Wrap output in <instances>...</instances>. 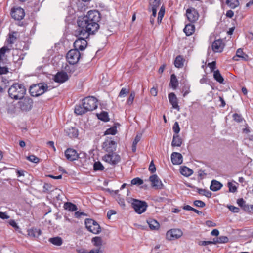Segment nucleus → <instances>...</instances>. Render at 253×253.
I'll list each match as a JSON object with an SVG mask.
<instances>
[{
  "mask_svg": "<svg viewBox=\"0 0 253 253\" xmlns=\"http://www.w3.org/2000/svg\"><path fill=\"white\" fill-rule=\"evenodd\" d=\"M190 92V87L189 85L185 86L182 88V93L183 97H185Z\"/></svg>",
  "mask_w": 253,
  "mask_h": 253,
  "instance_id": "nucleus-53",
  "label": "nucleus"
},
{
  "mask_svg": "<svg viewBox=\"0 0 253 253\" xmlns=\"http://www.w3.org/2000/svg\"><path fill=\"white\" fill-rule=\"evenodd\" d=\"M64 154L66 159L70 161H74L79 158V154L77 151L73 148L67 149Z\"/></svg>",
  "mask_w": 253,
  "mask_h": 253,
  "instance_id": "nucleus-17",
  "label": "nucleus"
},
{
  "mask_svg": "<svg viewBox=\"0 0 253 253\" xmlns=\"http://www.w3.org/2000/svg\"><path fill=\"white\" fill-rule=\"evenodd\" d=\"M131 206L138 214H142L144 212L148 207L147 203L145 201L136 199H132Z\"/></svg>",
  "mask_w": 253,
  "mask_h": 253,
  "instance_id": "nucleus-4",
  "label": "nucleus"
},
{
  "mask_svg": "<svg viewBox=\"0 0 253 253\" xmlns=\"http://www.w3.org/2000/svg\"><path fill=\"white\" fill-rule=\"evenodd\" d=\"M92 242L94 246L98 247L100 249V247L102 245V239L100 237L96 236L92 238Z\"/></svg>",
  "mask_w": 253,
  "mask_h": 253,
  "instance_id": "nucleus-37",
  "label": "nucleus"
},
{
  "mask_svg": "<svg viewBox=\"0 0 253 253\" xmlns=\"http://www.w3.org/2000/svg\"><path fill=\"white\" fill-rule=\"evenodd\" d=\"M168 98L170 103L172 106V108L179 111L180 107L178 104V99L176 95L173 92L170 93L169 94Z\"/></svg>",
  "mask_w": 253,
  "mask_h": 253,
  "instance_id": "nucleus-20",
  "label": "nucleus"
},
{
  "mask_svg": "<svg viewBox=\"0 0 253 253\" xmlns=\"http://www.w3.org/2000/svg\"><path fill=\"white\" fill-rule=\"evenodd\" d=\"M165 8H164L163 6L161 7V9L160 11L158 12V15L157 18V22L159 24L161 23L162 22V20L165 14Z\"/></svg>",
  "mask_w": 253,
  "mask_h": 253,
  "instance_id": "nucleus-45",
  "label": "nucleus"
},
{
  "mask_svg": "<svg viewBox=\"0 0 253 253\" xmlns=\"http://www.w3.org/2000/svg\"><path fill=\"white\" fill-rule=\"evenodd\" d=\"M100 13L97 10H90L86 16L79 17L77 23L80 35L87 36L94 34L99 28Z\"/></svg>",
  "mask_w": 253,
  "mask_h": 253,
  "instance_id": "nucleus-1",
  "label": "nucleus"
},
{
  "mask_svg": "<svg viewBox=\"0 0 253 253\" xmlns=\"http://www.w3.org/2000/svg\"><path fill=\"white\" fill-rule=\"evenodd\" d=\"M194 204L195 206L201 208L205 207L206 205L205 203L201 200H195L194 202Z\"/></svg>",
  "mask_w": 253,
  "mask_h": 253,
  "instance_id": "nucleus-56",
  "label": "nucleus"
},
{
  "mask_svg": "<svg viewBox=\"0 0 253 253\" xmlns=\"http://www.w3.org/2000/svg\"><path fill=\"white\" fill-rule=\"evenodd\" d=\"M85 224L87 229L93 234H98L101 231L99 224L93 219H86L85 221Z\"/></svg>",
  "mask_w": 253,
  "mask_h": 253,
  "instance_id": "nucleus-7",
  "label": "nucleus"
},
{
  "mask_svg": "<svg viewBox=\"0 0 253 253\" xmlns=\"http://www.w3.org/2000/svg\"><path fill=\"white\" fill-rule=\"evenodd\" d=\"M50 243L56 246H60L62 244V240L60 237H56L49 239Z\"/></svg>",
  "mask_w": 253,
  "mask_h": 253,
  "instance_id": "nucleus-42",
  "label": "nucleus"
},
{
  "mask_svg": "<svg viewBox=\"0 0 253 253\" xmlns=\"http://www.w3.org/2000/svg\"><path fill=\"white\" fill-rule=\"evenodd\" d=\"M170 85L171 87L175 89L178 85V82L176 76L174 74H172L170 77Z\"/></svg>",
  "mask_w": 253,
  "mask_h": 253,
  "instance_id": "nucleus-35",
  "label": "nucleus"
},
{
  "mask_svg": "<svg viewBox=\"0 0 253 253\" xmlns=\"http://www.w3.org/2000/svg\"><path fill=\"white\" fill-rule=\"evenodd\" d=\"M67 135L70 138H76L78 136V131L75 127H71L65 130Z\"/></svg>",
  "mask_w": 253,
  "mask_h": 253,
  "instance_id": "nucleus-28",
  "label": "nucleus"
},
{
  "mask_svg": "<svg viewBox=\"0 0 253 253\" xmlns=\"http://www.w3.org/2000/svg\"><path fill=\"white\" fill-rule=\"evenodd\" d=\"M98 118L104 122H108L109 121L108 114L107 112L102 111L100 114H97Z\"/></svg>",
  "mask_w": 253,
  "mask_h": 253,
  "instance_id": "nucleus-39",
  "label": "nucleus"
},
{
  "mask_svg": "<svg viewBox=\"0 0 253 253\" xmlns=\"http://www.w3.org/2000/svg\"><path fill=\"white\" fill-rule=\"evenodd\" d=\"M186 15L188 21L191 23H195L199 17L197 10L193 7H190L186 10Z\"/></svg>",
  "mask_w": 253,
  "mask_h": 253,
  "instance_id": "nucleus-13",
  "label": "nucleus"
},
{
  "mask_svg": "<svg viewBox=\"0 0 253 253\" xmlns=\"http://www.w3.org/2000/svg\"><path fill=\"white\" fill-rule=\"evenodd\" d=\"M208 67L210 68L211 71H214V70L216 68V62L212 61L211 63L208 64Z\"/></svg>",
  "mask_w": 253,
  "mask_h": 253,
  "instance_id": "nucleus-58",
  "label": "nucleus"
},
{
  "mask_svg": "<svg viewBox=\"0 0 253 253\" xmlns=\"http://www.w3.org/2000/svg\"><path fill=\"white\" fill-rule=\"evenodd\" d=\"M78 28L76 30V36L77 37H79L74 43V47L75 48V50H77L79 51V50L83 51L85 49L87 46V42L85 38H87L89 37V35H87V36H84L82 35L79 34V32H78Z\"/></svg>",
  "mask_w": 253,
  "mask_h": 253,
  "instance_id": "nucleus-3",
  "label": "nucleus"
},
{
  "mask_svg": "<svg viewBox=\"0 0 253 253\" xmlns=\"http://www.w3.org/2000/svg\"><path fill=\"white\" fill-rule=\"evenodd\" d=\"M197 191L200 195L205 196L208 198L211 197L212 195L211 191L205 189L197 188Z\"/></svg>",
  "mask_w": 253,
  "mask_h": 253,
  "instance_id": "nucleus-41",
  "label": "nucleus"
},
{
  "mask_svg": "<svg viewBox=\"0 0 253 253\" xmlns=\"http://www.w3.org/2000/svg\"><path fill=\"white\" fill-rule=\"evenodd\" d=\"M18 102L20 108L23 110L27 111L31 110L33 106V100L29 97H23Z\"/></svg>",
  "mask_w": 253,
  "mask_h": 253,
  "instance_id": "nucleus-11",
  "label": "nucleus"
},
{
  "mask_svg": "<svg viewBox=\"0 0 253 253\" xmlns=\"http://www.w3.org/2000/svg\"><path fill=\"white\" fill-rule=\"evenodd\" d=\"M149 170L151 173H154L156 171L155 166L153 161H152L150 164Z\"/></svg>",
  "mask_w": 253,
  "mask_h": 253,
  "instance_id": "nucleus-59",
  "label": "nucleus"
},
{
  "mask_svg": "<svg viewBox=\"0 0 253 253\" xmlns=\"http://www.w3.org/2000/svg\"><path fill=\"white\" fill-rule=\"evenodd\" d=\"M184 59L181 55L177 56L174 62L175 67L177 68H181L184 66Z\"/></svg>",
  "mask_w": 253,
  "mask_h": 253,
  "instance_id": "nucleus-31",
  "label": "nucleus"
},
{
  "mask_svg": "<svg viewBox=\"0 0 253 253\" xmlns=\"http://www.w3.org/2000/svg\"><path fill=\"white\" fill-rule=\"evenodd\" d=\"M47 89L46 85H44L42 84H36L30 86L29 92L31 96L37 97L43 94Z\"/></svg>",
  "mask_w": 253,
  "mask_h": 253,
  "instance_id": "nucleus-5",
  "label": "nucleus"
},
{
  "mask_svg": "<svg viewBox=\"0 0 253 253\" xmlns=\"http://www.w3.org/2000/svg\"><path fill=\"white\" fill-rule=\"evenodd\" d=\"M238 58H240L244 61H248L249 60L248 55L245 53L241 48H239L237 50L236 56L233 57V60L238 61L239 60Z\"/></svg>",
  "mask_w": 253,
  "mask_h": 253,
  "instance_id": "nucleus-22",
  "label": "nucleus"
},
{
  "mask_svg": "<svg viewBox=\"0 0 253 253\" xmlns=\"http://www.w3.org/2000/svg\"><path fill=\"white\" fill-rule=\"evenodd\" d=\"M157 89L155 87H152L150 89V93L152 95L154 96H156L157 95Z\"/></svg>",
  "mask_w": 253,
  "mask_h": 253,
  "instance_id": "nucleus-63",
  "label": "nucleus"
},
{
  "mask_svg": "<svg viewBox=\"0 0 253 253\" xmlns=\"http://www.w3.org/2000/svg\"><path fill=\"white\" fill-rule=\"evenodd\" d=\"M222 187V184L220 182L215 180H213L210 186V189L212 191H217L220 190Z\"/></svg>",
  "mask_w": 253,
  "mask_h": 253,
  "instance_id": "nucleus-33",
  "label": "nucleus"
},
{
  "mask_svg": "<svg viewBox=\"0 0 253 253\" xmlns=\"http://www.w3.org/2000/svg\"><path fill=\"white\" fill-rule=\"evenodd\" d=\"M131 183L132 185H140L143 183V181L141 179H140L139 177H136L133 178L131 181Z\"/></svg>",
  "mask_w": 253,
  "mask_h": 253,
  "instance_id": "nucleus-49",
  "label": "nucleus"
},
{
  "mask_svg": "<svg viewBox=\"0 0 253 253\" xmlns=\"http://www.w3.org/2000/svg\"><path fill=\"white\" fill-rule=\"evenodd\" d=\"M80 53L77 50L71 49L67 53L66 59L70 64L74 65L79 60Z\"/></svg>",
  "mask_w": 253,
  "mask_h": 253,
  "instance_id": "nucleus-10",
  "label": "nucleus"
},
{
  "mask_svg": "<svg viewBox=\"0 0 253 253\" xmlns=\"http://www.w3.org/2000/svg\"><path fill=\"white\" fill-rule=\"evenodd\" d=\"M226 4L230 8L234 9L239 5V2L238 0H226Z\"/></svg>",
  "mask_w": 253,
  "mask_h": 253,
  "instance_id": "nucleus-40",
  "label": "nucleus"
},
{
  "mask_svg": "<svg viewBox=\"0 0 253 253\" xmlns=\"http://www.w3.org/2000/svg\"><path fill=\"white\" fill-rule=\"evenodd\" d=\"M103 150L107 153L114 152L116 150L117 143L112 138H107L102 143Z\"/></svg>",
  "mask_w": 253,
  "mask_h": 253,
  "instance_id": "nucleus-8",
  "label": "nucleus"
},
{
  "mask_svg": "<svg viewBox=\"0 0 253 253\" xmlns=\"http://www.w3.org/2000/svg\"><path fill=\"white\" fill-rule=\"evenodd\" d=\"M237 203L238 205L245 211L251 212L249 205L246 204V202L243 198L238 199L237 201Z\"/></svg>",
  "mask_w": 253,
  "mask_h": 253,
  "instance_id": "nucleus-30",
  "label": "nucleus"
},
{
  "mask_svg": "<svg viewBox=\"0 0 253 253\" xmlns=\"http://www.w3.org/2000/svg\"><path fill=\"white\" fill-rule=\"evenodd\" d=\"M129 92V88H122L118 96L120 97H124Z\"/></svg>",
  "mask_w": 253,
  "mask_h": 253,
  "instance_id": "nucleus-48",
  "label": "nucleus"
},
{
  "mask_svg": "<svg viewBox=\"0 0 253 253\" xmlns=\"http://www.w3.org/2000/svg\"><path fill=\"white\" fill-rule=\"evenodd\" d=\"M171 160L173 165H180L183 162V157L179 153L173 152L171 155Z\"/></svg>",
  "mask_w": 253,
  "mask_h": 253,
  "instance_id": "nucleus-21",
  "label": "nucleus"
},
{
  "mask_svg": "<svg viewBox=\"0 0 253 253\" xmlns=\"http://www.w3.org/2000/svg\"><path fill=\"white\" fill-rule=\"evenodd\" d=\"M233 117V119L237 122H241L242 121L243 118L242 116L237 113L234 114Z\"/></svg>",
  "mask_w": 253,
  "mask_h": 253,
  "instance_id": "nucleus-57",
  "label": "nucleus"
},
{
  "mask_svg": "<svg viewBox=\"0 0 253 253\" xmlns=\"http://www.w3.org/2000/svg\"><path fill=\"white\" fill-rule=\"evenodd\" d=\"M229 210L234 213H238L240 211V209L238 207H235L233 205L228 206Z\"/></svg>",
  "mask_w": 253,
  "mask_h": 253,
  "instance_id": "nucleus-54",
  "label": "nucleus"
},
{
  "mask_svg": "<svg viewBox=\"0 0 253 253\" xmlns=\"http://www.w3.org/2000/svg\"><path fill=\"white\" fill-rule=\"evenodd\" d=\"M13 61L14 63H21V61L23 59V57H21V51L18 49L13 50L12 53Z\"/></svg>",
  "mask_w": 253,
  "mask_h": 253,
  "instance_id": "nucleus-25",
  "label": "nucleus"
},
{
  "mask_svg": "<svg viewBox=\"0 0 253 253\" xmlns=\"http://www.w3.org/2000/svg\"><path fill=\"white\" fill-rule=\"evenodd\" d=\"M219 243H226L228 242V238L225 236H221L218 237Z\"/></svg>",
  "mask_w": 253,
  "mask_h": 253,
  "instance_id": "nucleus-55",
  "label": "nucleus"
},
{
  "mask_svg": "<svg viewBox=\"0 0 253 253\" xmlns=\"http://www.w3.org/2000/svg\"><path fill=\"white\" fill-rule=\"evenodd\" d=\"M161 0H150L148 10L150 8H158L161 5Z\"/></svg>",
  "mask_w": 253,
  "mask_h": 253,
  "instance_id": "nucleus-36",
  "label": "nucleus"
},
{
  "mask_svg": "<svg viewBox=\"0 0 253 253\" xmlns=\"http://www.w3.org/2000/svg\"><path fill=\"white\" fill-rule=\"evenodd\" d=\"M64 208L65 209L71 211H76L78 209L77 206L71 202H66L64 204Z\"/></svg>",
  "mask_w": 253,
  "mask_h": 253,
  "instance_id": "nucleus-38",
  "label": "nucleus"
},
{
  "mask_svg": "<svg viewBox=\"0 0 253 253\" xmlns=\"http://www.w3.org/2000/svg\"><path fill=\"white\" fill-rule=\"evenodd\" d=\"M195 30V26L192 24H186L183 29L184 32L187 36L192 35L194 33Z\"/></svg>",
  "mask_w": 253,
  "mask_h": 253,
  "instance_id": "nucleus-27",
  "label": "nucleus"
},
{
  "mask_svg": "<svg viewBox=\"0 0 253 253\" xmlns=\"http://www.w3.org/2000/svg\"><path fill=\"white\" fill-rule=\"evenodd\" d=\"M74 112L76 114L81 115L88 112V110L86 109L85 106L83 105L82 104V105H77L75 107Z\"/></svg>",
  "mask_w": 253,
  "mask_h": 253,
  "instance_id": "nucleus-32",
  "label": "nucleus"
},
{
  "mask_svg": "<svg viewBox=\"0 0 253 253\" xmlns=\"http://www.w3.org/2000/svg\"><path fill=\"white\" fill-rule=\"evenodd\" d=\"M41 233L42 231L40 229L34 227H32L27 230V235L31 238H37Z\"/></svg>",
  "mask_w": 253,
  "mask_h": 253,
  "instance_id": "nucleus-23",
  "label": "nucleus"
},
{
  "mask_svg": "<svg viewBox=\"0 0 253 253\" xmlns=\"http://www.w3.org/2000/svg\"><path fill=\"white\" fill-rule=\"evenodd\" d=\"M149 180L151 183V186L153 188L155 189H161L163 188V184L156 174L151 175L149 177Z\"/></svg>",
  "mask_w": 253,
  "mask_h": 253,
  "instance_id": "nucleus-16",
  "label": "nucleus"
},
{
  "mask_svg": "<svg viewBox=\"0 0 253 253\" xmlns=\"http://www.w3.org/2000/svg\"><path fill=\"white\" fill-rule=\"evenodd\" d=\"M17 32H12L9 34V37L6 40V43L7 46H9L10 48L12 49V45L17 40L16 37Z\"/></svg>",
  "mask_w": 253,
  "mask_h": 253,
  "instance_id": "nucleus-24",
  "label": "nucleus"
},
{
  "mask_svg": "<svg viewBox=\"0 0 253 253\" xmlns=\"http://www.w3.org/2000/svg\"><path fill=\"white\" fill-rule=\"evenodd\" d=\"M213 78L220 84H223L224 78L220 74L219 70H215L213 72Z\"/></svg>",
  "mask_w": 253,
  "mask_h": 253,
  "instance_id": "nucleus-34",
  "label": "nucleus"
},
{
  "mask_svg": "<svg viewBox=\"0 0 253 253\" xmlns=\"http://www.w3.org/2000/svg\"><path fill=\"white\" fill-rule=\"evenodd\" d=\"M182 235L183 232L180 229L174 228L167 232L166 237L168 240L172 241L180 238Z\"/></svg>",
  "mask_w": 253,
  "mask_h": 253,
  "instance_id": "nucleus-12",
  "label": "nucleus"
},
{
  "mask_svg": "<svg viewBox=\"0 0 253 253\" xmlns=\"http://www.w3.org/2000/svg\"><path fill=\"white\" fill-rule=\"evenodd\" d=\"M8 72V69L6 67L0 66V75L6 74Z\"/></svg>",
  "mask_w": 253,
  "mask_h": 253,
  "instance_id": "nucleus-60",
  "label": "nucleus"
},
{
  "mask_svg": "<svg viewBox=\"0 0 253 253\" xmlns=\"http://www.w3.org/2000/svg\"><path fill=\"white\" fill-rule=\"evenodd\" d=\"M11 16L15 20H21L25 16L24 10L20 7H13L11 10Z\"/></svg>",
  "mask_w": 253,
  "mask_h": 253,
  "instance_id": "nucleus-14",
  "label": "nucleus"
},
{
  "mask_svg": "<svg viewBox=\"0 0 253 253\" xmlns=\"http://www.w3.org/2000/svg\"><path fill=\"white\" fill-rule=\"evenodd\" d=\"M11 48L7 46H4L0 49V62L5 63L7 61V53H9Z\"/></svg>",
  "mask_w": 253,
  "mask_h": 253,
  "instance_id": "nucleus-19",
  "label": "nucleus"
},
{
  "mask_svg": "<svg viewBox=\"0 0 253 253\" xmlns=\"http://www.w3.org/2000/svg\"><path fill=\"white\" fill-rule=\"evenodd\" d=\"M68 80V74L66 72H58L54 77V81L59 84L63 83Z\"/></svg>",
  "mask_w": 253,
  "mask_h": 253,
  "instance_id": "nucleus-18",
  "label": "nucleus"
},
{
  "mask_svg": "<svg viewBox=\"0 0 253 253\" xmlns=\"http://www.w3.org/2000/svg\"><path fill=\"white\" fill-rule=\"evenodd\" d=\"M225 44L222 39L215 40L211 45L212 51L215 53H220L223 50Z\"/></svg>",
  "mask_w": 253,
  "mask_h": 253,
  "instance_id": "nucleus-15",
  "label": "nucleus"
},
{
  "mask_svg": "<svg viewBox=\"0 0 253 253\" xmlns=\"http://www.w3.org/2000/svg\"><path fill=\"white\" fill-rule=\"evenodd\" d=\"M135 93L134 91H132L129 97L128 98L126 103L128 105H131L133 104L134 98H135Z\"/></svg>",
  "mask_w": 253,
  "mask_h": 253,
  "instance_id": "nucleus-47",
  "label": "nucleus"
},
{
  "mask_svg": "<svg viewBox=\"0 0 253 253\" xmlns=\"http://www.w3.org/2000/svg\"><path fill=\"white\" fill-rule=\"evenodd\" d=\"M88 253H103L100 249L91 250Z\"/></svg>",
  "mask_w": 253,
  "mask_h": 253,
  "instance_id": "nucleus-64",
  "label": "nucleus"
},
{
  "mask_svg": "<svg viewBox=\"0 0 253 253\" xmlns=\"http://www.w3.org/2000/svg\"><path fill=\"white\" fill-rule=\"evenodd\" d=\"M102 160L108 164L114 166L121 161V157L115 152L107 153L102 157Z\"/></svg>",
  "mask_w": 253,
  "mask_h": 253,
  "instance_id": "nucleus-6",
  "label": "nucleus"
},
{
  "mask_svg": "<svg viewBox=\"0 0 253 253\" xmlns=\"http://www.w3.org/2000/svg\"><path fill=\"white\" fill-rule=\"evenodd\" d=\"M172 129L173 132L176 134H177L180 130V128L178 124V123L177 122H175L173 126Z\"/></svg>",
  "mask_w": 253,
  "mask_h": 253,
  "instance_id": "nucleus-51",
  "label": "nucleus"
},
{
  "mask_svg": "<svg viewBox=\"0 0 253 253\" xmlns=\"http://www.w3.org/2000/svg\"><path fill=\"white\" fill-rule=\"evenodd\" d=\"M228 187L230 192L235 193L237 190V186L231 182L228 183Z\"/></svg>",
  "mask_w": 253,
  "mask_h": 253,
  "instance_id": "nucleus-50",
  "label": "nucleus"
},
{
  "mask_svg": "<svg viewBox=\"0 0 253 253\" xmlns=\"http://www.w3.org/2000/svg\"><path fill=\"white\" fill-rule=\"evenodd\" d=\"M93 169L95 171H102L104 170V167L100 162L97 161L94 163Z\"/></svg>",
  "mask_w": 253,
  "mask_h": 253,
  "instance_id": "nucleus-44",
  "label": "nucleus"
},
{
  "mask_svg": "<svg viewBox=\"0 0 253 253\" xmlns=\"http://www.w3.org/2000/svg\"><path fill=\"white\" fill-rule=\"evenodd\" d=\"M147 222L152 230H158L160 228L159 223L155 219H149L147 220Z\"/></svg>",
  "mask_w": 253,
  "mask_h": 253,
  "instance_id": "nucleus-26",
  "label": "nucleus"
},
{
  "mask_svg": "<svg viewBox=\"0 0 253 253\" xmlns=\"http://www.w3.org/2000/svg\"><path fill=\"white\" fill-rule=\"evenodd\" d=\"M0 218L2 219H5L9 218V216L6 212H0Z\"/></svg>",
  "mask_w": 253,
  "mask_h": 253,
  "instance_id": "nucleus-62",
  "label": "nucleus"
},
{
  "mask_svg": "<svg viewBox=\"0 0 253 253\" xmlns=\"http://www.w3.org/2000/svg\"><path fill=\"white\" fill-rule=\"evenodd\" d=\"M27 159L32 162H33L35 163H37L39 162V159L33 155H31L28 156L27 157Z\"/></svg>",
  "mask_w": 253,
  "mask_h": 253,
  "instance_id": "nucleus-52",
  "label": "nucleus"
},
{
  "mask_svg": "<svg viewBox=\"0 0 253 253\" xmlns=\"http://www.w3.org/2000/svg\"><path fill=\"white\" fill-rule=\"evenodd\" d=\"M117 128L116 126H113V127H111L108 129H107L105 132V135H115L117 133Z\"/></svg>",
  "mask_w": 253,
  "mask_h": 253,
  "instance_id": "nucleus-46",
  "label": "nucleus"
},
{
  "mask_svg": "<svg viewBox=\"0 0 253 253\" xmlns=\"http://www.w3.org/2000/svg\"><path fill=\"white\" fill-rule=\"evenodd\" d=\"M26 91L24 86L19 84H14L9 87L8 93L11 98L18 100L24 96Z\"/></svg>",
  "mask_w": 253,
  "mask_h": 253,
  "instance_id": "nucleus-2",
  "label": "nucleus"
},
{
  "mask_svg": "<svg viewBox=\"0 0 253 253\" xmlns=\"http://www.w3.org/2000/svg\"><path fill=\"white\" fill-rule=\"evenodd\" d=\"M205 224L208 227H215L216 226V224L215 223L211 220L206 221Z\"/></svg>",
  "mask_w": 253,
  "mask_h": 253,
  "instance_id": "nucleus-61",
  "label": "nucleus"
},
{
  "mask_svg": "<svg viewBox=\"0 0 253 253\" xmlns=\"http://www.w3.org/2000/svg\"><path fill=\"white\" fill-rule=\"evenodd\" d=\"M182 143V139L178 134H175L173 136V139L171 142L172 147H180Z\"/></svg>",
  "mask_w": 253,
  "mask_h": 253,
  "instance_id": "nucleus-29",
  "label": "nucleus"
},
{
  "mask_svg": "<svg viewBox=\"0 0 253 253\" xmlns=\"http://www.w3.org/2000/svg\"><path fill=\"white\" fill-rule=\"evenodd\" d=\"M180 172L183 175L185 176H189L191 175L193 173L192 170L186 167H184L182 168Z\"/></svg>",
  "mask_w": 253,
  "mask_h": 253,
  "instance_id": "nucleus-43",
  "label": "nucleus"
},
{
  "mask_svg": "<svg viewBox=\"0 0 253 253\" xmlns=\"http://www.w3.org/2000/svg\"><path fill=\"white\" fill-rule=\"evenodd\" d=\"M83 105L85 106L88 111H91L97 107V100L93 96H88L83 100Z\"/></svg>",
  "mask_w": 253,
  "mask_h": 253,
  "instance_id": "nucleus-9",
  "label": "nucleus"
}]
</instances>
